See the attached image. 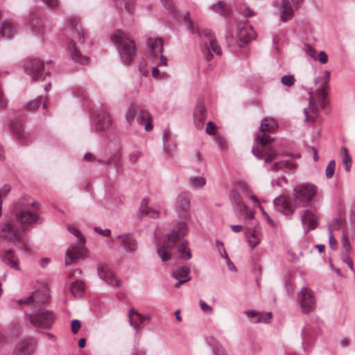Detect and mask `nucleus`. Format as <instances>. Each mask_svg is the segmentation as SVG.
Returning <instances> with one entry per match:
<instances>
[{
	"instance_id": "obj_2",
	"label": "nucleus",
	"mask_w": 355,
	"mask_h": 355,
	"mask_svg": "<svg viewBox=\"0 0 355 355\" xmlns=\"http://www.w3.org/2000/svg\"><path fill=\"white\" fill-rule=\"evenodd\" d=\"M278 128L277 122L272 118H265L261 123V133L257 135L256 139L259 141L261 147L252 149L253 154L259 159H263L265 163H270L275 160L279 153L273 148L266 146L274 141V138L267 133L275 132Z\"/></svg>"
},
{
	"instance_id": "obj_13",
	"label": "nucleus",
	"mask_w": 355,
	"mask_h": 355,
	"mask_svg": "<svg viewBox=\"0 0 355 355\" xmlns=\"http://www.w3.org/2000/svg\"><path fill=\"white\" fill-rule=\"evenodd\" d=\"M304 0H282L280 6L281 10V19L283 21H286L293 17L294 12L298 9L300 4Z\"/></svg>"
},
{
	"instance_id": "obj_36",
	"label": "nucleus",
	"mask_w": 355,
	"mask_h": 355,
	"mask_svg": "<svg viewBox=\"0 0 355 355\" xmlns=\"http://www.w3.org/2000/svg\"><path fill=\"white\" fill-rule=\"evenodd\" d=\"M212 10L222 16H227L230 11L229 6L223 1H218L214 4L212 6Z\"/></svg>"
},
{
	"instance_id": "obj_17",
	"label": "nucleus",
	"mask_w": 355,
	"mask_h": 355,
	"mask_svg": "<svg viewBox=\"0 0 355 355\" xmlns=\"http://www.w3.org/2000/svg\"><path fill=\"white\" fill-rule=\"evenodd\" d=\"M190 197L187 193L180 194L177 198V211L183 219L189 218Z\"/></svg>"
},
{
	"instance_id": "obj_49",
	"label": "nucleus",
	"mask_w": 355,
	"mask_h": 355,
	"mask_svg": "<svg viewBox=\"0 0 355 355\" xmlns=\"http://www.w3.org/2000/svg\"><path fill=\"white\" fill-rule=\"evenodd\" d=\"M136 107L133 105H132L128 110L126 114H125V119L128 123H132L133 121L135 116H136Z\"/></svg>"
},
{
	"instance_id": "obj_21",
	"label": "nucleus",
	"mask_w": 355,
	"mask_h": 355,
	"mask_svg": "<svg viewBox=\"0 0 355 355\" xmlns=\"http://www.w3.org/2000/svg\"><path fill=\"white\" fill-rule=\"evenodd\" d=\"M246 317L252 323H268L272 318V312H245Z\"/></svg>"
},
{
	"instance_id": "obj_9",
	"label": "nucleus",
	"mask_w": 355,
	"mask_h": 355,
	"mask_svg": "<svg viewBox=\"0 0 355 355\" xmlns=\"http://www.w3.org/2000/svg\"><path fill=\"white\" fill-rule=\"evenodd\" d=\"M68 230L78 239V243L71 245L66 251L65 264L71 265L79 259L85 258L87 254V250L85 248V239L82 236L80 231L73 226H69Z\"/></svg>"
},
{
	"instance_id": "obj_41",
	"label": "nucleus",
	"mask_w": 355,
	"mask_h": 355,
	"mask_svg": "<svg viewBox=\"0 0 355 355\" xmlns=\"http://www.w3.org/2000/svg\"><path fill=\"white\" fill-rule=\"evenodd\" d=\"M342 153L343 154V163L345 165V170L349 172L350 171L352 166V157L349 154L348 150L345 147L341 148Z\"/></svg>"
},
{
	"instance_id": "obj_55",
	"label": "nucleus",
	"mask_w": 355,
	"mask_h": 355,
	"mask_svg": "<svg viewBox=\"0 0 355 355\" xmlns=\"http://www.w3.org/2000/svg\"><path fill=\"white\" fill-rule=\"evenodd\" d=\"M49 8L51 9L58 8L59 6L58 0H42Z\"/></svg>"
},
{
	"instance_id": "obj_10",
	"label": "nucleus",
	"mask_w": 355,
	"mask_h": 355,
	"mask_svg": "<svg viewBox=\"0 0 355 355\" xmlns=\"http://www.w3.org/2000/svg\"><path fill=\"white\" fill-rule=\"evenodd\" d=\"M198 34L203 37V44L202 46V52L207 61L212 59V54L210 51L215 53L216 55L221 54L220 47L217 44L214 36L209 30H205L202 33L198 32Z\"/></svg>"
},
{
	"instance_id": "obj_4",
	"label": "nucleus",
	"mask_w": 355,
	"mask_h": 355,
	"mask_svg": "<svg viewBox=\"0 0 355 355\" xmlns=\"http://www.w3.org/2000/svg\"><path fill=\"white\" fill-rule=\"evenodd\" d=\"M39 208L40 204L29 197L21 198L16 203L13 215L19 222L23 230H26L37 221Z\"/></svg>"
},
{
	"instance_id": "obj_20",
	"label": "nucleus",
	"mask_w": 355,
	"mask_h": 355,
	"mask_svg": "<svg viewBox=\"0 0 355 355\" xmlns=\"http://www.w3.org/2000/svg\"><path fill=\"white\" fill-rule=\"evenodd\" d=\"M150 314L148 312H128L130 324L135 329H138L141 325L146 324L150 318Z\"/></svg>"
},
{
	"instance_id": "obj_14",
	"label": "nucleus",
	"mask_w": 355,
	"mask_h": 355,
	"mask_svg": "<svg viewBox=\"0 0 355 355\" xmlns=\"http://www.w3.org/2000/svg\"><path fill=\"white\" fill-rule=\"evenodd\" d=\"M236 37L239 45L242 46L255 37L253 28L248 23L240 24L238 26Z\"/></svg>"
},
{
	"instance_id": "obj_11",
	"label": "nucleus",
	"mask_w": 355,
	"mask_h": 355,
	"mask_svg": "<svg viewBox=\"0 0 355 355\" xmlns=\"http://www.w3.org/2000/svg\"><path fill=\"white\" fill-rule=\"evenodd\" d=\"M26 73L35 81L45 80L49 76V72L46 71L44 63L39 59L29 60L25 67Z\"/></svg>"
},
{
	"instance_id": "obj_53",
	"label": "nucleus",
	"mask_w": 355,
	"mask_h": 355,
	"mask_svg": "<svg viewBox=\"0 0 355 355\" xmlns=\"http://www.w3.org/2000/svg\"><path fill=\"white\" fill-rule=\"evenodd\" d=\"M143 155L142 153L139 150L132 151L129 156L130 161L132 163H136L137 159Z\"/></svg>"
},
{
	"instance_id": "obj_30",
	"label": "nucleus",
	"mask_w": 355,
	"mask_h": 355,
	"mask_svg": "<svg viewBox=\"0 0 355 355\" xmlns=\"http://www.w3.org/2000/svg\"><path fill=\"white\" fill-rule=\"evenodd\" d=\"M138 121L141 124L144 125L146 130L150 131L153 129L151 116L147 111L141 110L139 112Z\"/></svg>"
},
{
	"instance_id": "obj_15",
	"label": "nucleus",
	"mask_w": 355,
	"mask_h": 355,
	"mask_svg": "<svg viewBox=\"0 0 355 355\" xmlns=\"http://www.w3.org/2000/svg\"><path fill=\"white\" fill-rule=\"evenodd\" d=\"M112 124V117L107 110H102L96 114L95 130L96 132L106 131L110 128Z\"/></svg>"
},
{
	"instance_id": "obj_26",
	"label": "nucleus",
	"mask_w": 355,
	"mask_h": 355,
	"mask_svg": "<svg viewBox=\"0 0 355 355\" xmlns=\"http://www.w3.org/2000/svg\"><path fill=\"white\" fill-rule=\"evenodd\" d=\"M207 117L206 108L202 104L196 107L193 113L194 123L197 128H202Z\"/></svg>"
},
{
	"instance_id": "obj_43",
	"label": "nucleus",
	"mask_w": 355,
	"mask_h": 355,
	"mask_svg": "<svg viewBox=\"0 0 355 355\" xmlns=\"http://www.w3.org/2000/svg\"><path fill=\"white\" fill-rule=\"evenodd\" d=\"M343 224V221L341 218L334 219L329 225V234H334V232L340 230Z\"/></svg>"
},
{
	"instance_id": "obj_57",
	"label": "nucleus",
	"mask_w": 355,
	"mask_h": 355,
	"mask_svg": "<svg viewBox=\"0 0 355 355\" xmlns=\"http://www.w3.org/2000/svg\"><path fill=\"white\" fill-rule=\"evenodd\" d=\"M184 21H185V24L187 26V28L189 30V31L191 32V33H193L194 32L193 24V22L191 21V20L189 18V12H187L185 15V16H184Z\"/></svg>"
},
{
	"instance_id": "obj_44",
	"label": "nucleus",
	"mask_w": 355,
	"mask_h": 355,
	"mask_svg": "<svg viewBox=\"0 0 355 355\" xmlns=\"http://www.w3.org/2000/svg\"><path fill=\"white\" fill-rule=\"evenodd\" d=\"M189 182L193 187L200 188L206 184V180L202 176L191 177L189 180Z\"/></svg>"
},
{
	"instance_id": "obj_3",
	"label": "nucleus",
	"mask_w": 355,
	"mask_h": 355,
	"mask_svg": "<svg viewBox=\"0 0 355 355\" xmlns=\"http://www.w3.org/2000/svg\"><path fill=\"white\" fill-rule=\"evenodd\" d=\"M329 77L330 72L326 71L324 76L316 78L315 82L317 84H320V87L315 92H309V107L305 108L304 110L306 116L305 120L306 122L313 123L318 116L317 103H318L322 107H324L328 103L327 94Z\"/></svg>"
},
{
	"instance_id": "obj_37",
	"label": "nucleus",
	"mask_w": 355,
	"mask_h": 355,
	"mask_svg": "<svg viewBox=\"0 0 355 355\" xmlns=\"http://www.w3.org/2000/svg\"><path fill=\"white\" fill-rule=\"evenodd\" d=\"M236 202H238L241 207H240V212L245 214V217L248 218L250 220H252L254 218V212L252 210H250L245 204L244 202L241 200L240 197H237L235 199Z\"/></svg>"
},
{
	"instance_id": "obj_24",
	"label": "nucleus",
	"mask_w": 355,
	"mask_h": 355,
	"mask_svg": "<svg viewBox=\"0 0 355 355\" xmlns=\"http://www.w3.org/2000/svg\"><path fill=\"white\" fill-rule=\"evenodd\" d=\"M121 246L127 252H132L137 250V244L135 239L130 234H123L117 236Z\"/></svg>"
},
{
	"instance_id": "obj_47",
	"label": "nucleus",
	"mask_w": 355,
	"mask_h": 355,
	"mask_svg": "<svg viewBox=\"0 0 355 355\" xmlns=\"http://www.w3.org/2000/svg\"><path fill=\"white\" fill-rule=\"evenodd\" d=\"M42 96L37 97L36 99L30 101L26 107L28 111H34L37 109L41 103Z\"/></svg>"
},
{
	"instance_id": "obj_8",
	"label": "nucleus",
	"mask_w": 355,
	"mask_h": 355,
	"mask_svg": "<svg viewBox=\"0 0 355 355\" xmlns=\"http://www.w3.org/2000/svg\"><path fill=\"white\" fill-rule=\"evenodd\" d=\"M112 41L116 45L123 62L130 64L136 55L134 41L121 30L116 31L111 37Z\"/></svg>"
},
{
	"instance_id": "obj_28",
	"label": "nucleus",
	"mask_w": 355,
	"mask_h": 355,
	"mask_svg": "<svg viewBox=\"0 0 355 355\" xmlns=\"http://www.w3.org/2000/svg\"><path fill=\"white\" fill-rule=\"evenodd\" d=\"M247 241L252 249L257 247L261 242V233L259 228L249 230L246 233Z\"/></svg>"
},
{
	"instance_id": "obj_45",
	"label": "nucleus",
	"mask_w": 355,
	"mask_h": 355,
	"mask_svg": "<svg viewBox=\"0 0 355 355\" xmlns=\"http://www.w3.org/2000/svg\"><path fill=\"white\" fill-rule=\"evenodd\" d=\"M341 243H342V248H343V253H344L345 256L349 255V254L352 251V247H351L349 241L347 239V236L344 232H343V238L341 240Z\"/></svg>"
},
{
	"instance_id": "obj_23",
	"label": "nucleus",
	"mask_w": 355,
	"mask_h": 355,
	"mask_svg": "<svg viewBox=\"0 0 355 355\" xmlns=\"http://www.w3.org/2000/svg\"><path fill=\"white\" fill-rule=\"evenodd\" d=\"M301 220L308 230H313L318 225V218L315 214L310 209H306L302 213Z\"/></svg>"
},
{
	"instance_id": "obj_19",
	"label": "nucleus",
	"mask_w": 355,
	"mask_h": 355,
	"mask_svg": "<svg viewBox=\"0 0 355 355\" xmlns=\"http://www.w3.org/2000/svg\"><path fill=\"white\" fill-rule=\"evenodd\" d=\"M300 304L304 309L311 311L315 309V302L313 292L306 288H302L300 291Z\"/></svg>"
},
{
	"instance_id": "obj_22",
	"label": "nucleus",
	"mask_w": 355,
	"mask_h": 355,
	"mask_svg": "<svg viewBox=\"0 0 355 355\" xmlns=\"http://www.w3.org/2000/svg\"><path fill=\"white\" fill-rule=\"evenodd\" d=\"M3 262L12 269L19 270V261L15 252L12 250L5 251L3 258Z\"/></svg>"
},
{
	"instance_id": "obj_34",
	"label": "nucleus",
	"mask_w": 355,
	"mask_h": 355,
	"mask_svg": "<svg viewBox=\"0 0 355 355\" xmlns=\"http://www.w3.org/2000/svg\"><path fill=\"white\" fill-rule=\"evenodd\" d=\"M70 290L75 297H82L85 292V284L80 280L75 281L72 283Z\"/></svg>"
},
{
	"instance_id": "obj_25",
	"label": "nucleus",
	"mask_w": 355,
	"mask_h": 355,
	"mask_svg": "<svg viewBox=\"0 0 355 355\" xmlns=\"http://www.w3.org/2000/svg\"><path fill=\"white\" fill-rule=\"evenodd\" d=\"M190 270L187 266L179 267L176 270L173 272V277L178 282L175 284V287H179L181 284L187 282L190 280L189 277Z\"/></svg>"
},
{
	"instance_id": "obj_61",
	"label": "nucleus",
	"mask_w": 355,
	"mask_h": 355,
	"mask_svg": "<svg viewBox=\"0 0 355 355\" xmlns=\"http://www.w3.org/2000/svg\"><path fill=\"white\" fill-rule=\"evenodd\" d=\"M329 234V245L330 248L333 250L336 249L337 247V241L334 235V234Z\"/></svg>"
},
{
	"instance_id": "obj_40",
	"label": "nucleus",
	"mask_w": 355,
	"mask_h": 355,
	"mask_svg": "<svg viewBox=\"0 0 355 355\" xmlns=\"http://www.w3.org/2000/svg\"><path fill=\"white\" fill-rule=\"evenodd\" d=\"M294 167V164L289 161H280L274 163L271 166L272 171H277L284 168L291 169Z\"/></svg>"
},
{
	"instance_id": "obj_62",
	"label": "nucleus",
	"mask_w": 355,
	"mask_h": 355,
	"mask_svg": "<svg viewBox=\"0 0 355 355\" xmlns=\"http://www.w3.org/2000/svg\"><path fill=\"white\" fill-rule=\"evenodd\" d=\"M7 106V101L0 87V109H3Z\"/></svg>"
},
{
	"instance_id": "obj_58",
	"label": "nucleus",
	"mask_w": 355,
	"mask_h": 355,
	"mask_svg": "<svg viewBox=\"0 0 355 355\" xmlns=\"http://www.w3.org/2000/svg\"><path fill=\"white\" fill-rule=\"evenodd\" d=\"M317 60H318L322 64H325L328 61V56L324 51H320L317 55Z\"/></svg>"
},
{
	"instance_id": "obj_38",
	"label": "nucleus",
	"mask_w": 355,
	"mask_h": 355,
	"mask_svg": "<svg viewBox=\"0 0 355 355\" xmlns=\"http://www.w3.org/2000/svg\"><path fill=\"white\" fill-rule=\"evenodd\" d=\"M70 26L74 29L73 35V38L77 39L79 42H82L83 41V35L78 22L76 20L73 19L70 21Z\"/></svg>"
},
{
	"instance_id": "obj_56",
	"label": "nucleus",
	"mask_w": 355,
	"mask_h": 355,
	"mask_svg": "<svg viewBox=\"0 0 355 355\" xmlns=\"http://www.w3.org/2000/svg\"><path fill=\"white\" fill-rule=\"evenodd\" d=\"M81 327L80 321L78 320H73L71 322V331L76 334Z\"/></svg>"
},
{
	"instance_id": "obj_42",
	"label": "nucleus",
	"mask_w": 355,
	"mask_h": 355,
	"mask_svg": "<svg viewBox=\"0 0 355 355\" xmlns=\"http://www.w3.org/2000/svg\"><path fill=\"white\" fill-rule=\"evenodd\" d=\"M187 245V242H182L179 245L178 252L182 259H189L191 257V253Z\"/></svg>"
},
{
	"instance_id": "obj_33",
	"label": "nucleus",
	"mask_w": 355,
	"mask_h": 355,
	"mask_svg": "<svg viewBox=\"0 0 355 355\" xmlns=\"http://www.w3.org/2000/svg\"><path fill=\"white\" fill-rule=\"evenodd\" d=\"M10 128L12 134L19 140L24 138L23 125L21 121H15L11 122Z\"/></svg>"
},
{
	"instance_id": "obj_50",
	"label": "nucleus",
	"mask_w": 355,
	"mask_h": 355,
	"mask_svg": "<svg viewBox=\"0 0 355 355\" xmlns=\"http://www.w3.org/2000/svg\"><path fill=\"white\" fill-rule=\"evenodd\" d=\"M215 140L220 150H225L227 148V141L224 137L220 135H216Z\"/></svg>"
},
{
	"instance_id": "obj_29",
	"label": "nucleus",
	"mask_w": 355,
	"mask_h": 355,
	"mask_svg": "<svg viewBox=\"0 0 355 355\" xmlns=\"http://www.w3.org/2000/svg\"><path fill=\"white\" fill-rule=\"evenodd\" d=\"M163 41L161 38H149L148 40V46L150 53L153 56H157L162 53L163 51Z\"/></svg>"
},
{
	"instance_id": "obj_48",
	"label": "nucleus",
	"mask_w": 355,
	"mask_h": 355,
	"mask_svg": "<svg viewBox=\"0 0 355 355\" xmlns=\"http://www.w3.org/2000/svg\"><path fill=\"white\" fill-rule=\"evenodd\" d=\"M250 198L251 200H252L254 202V203L256 205H257L258 207L260 209V210L261 211L262 214L266 216V218L267 220L268 221V223L272 224V221L271 218L269 217L268 214L263 210V208L260 205V201L257 198V197L255 195H251Z\"/></svg>"
},
{
	"instance_id": "obj_46",
	"label": "nucleus",
	"mask_w": 355,
	"mask_h": 355,
	"mask_svg": "<svg viewBox=\"0 0 355 355\" xmlns=\"http://www.w3.org/2000/svg\"><path fill=\"white\" fill-rule=\"evenodd\" d=\"M336 168V162L334 160H331L325 170V175L327 178L329 179L331 178L334 174Z\"/></svg>"
},
{
	"instance_id": "obj_5",
	"label": "nucleus",
	"mask_w": 355,
	"mask_h": 355,
	"mask_svg": "<svg viewBox=\"0 0 355 355\" xmlns=\"http://www.w3.org/2000/svg\"><path fill=\"white\" fill-rule=\"evenodd\" d=\"M51 300L50 290L46 284H42L31 295L15 301L21 308L35 309L41 311Z\"/></svg>"
},
{
	"instance_id": "obj_52",
	"label": "nucleus",
	"mask_w": 355,
	"mask_h": 355,
	"mask_svg": "<svg viewBox=\"0 0 355 355\" xmlns=\"http://www.w3.org/2000/svg\"><path fill=\"white\" fill-rule=\"evenodd\" d=\"M304 51L307 55L313 58L314 60H317V52L310 45L306 44L304 46Z\"/></svg>"
},
{
	"instance_id": "obj_54",
	"label": "nucleus",
	"mask_w": 355,
	"mask_h": 355,
	"mask_svg": "<svg viewBox=\"0 0 355 355\" xmlns=\"http://www.w3.org/2000/svg\"><path fill=\"white\" fill-rule=\"evenodd\" d=\"M124 1V8L128 12L132 13L134 10V1L133 0H123Z\"/></svg>"
},
{
	"instance_id": "obj_12",
	"label": "nucleus",
	"mask_w": 355,
	"mask_h": 355,
	"mask_svg": "<svg viewBox=\"0 0 355 355\" xmlns=\"http://www.w3.org/2000/svg\"><path fill=\"white\" fill-rule=\"evenodd\" d=\"M29 319L34 326L47 329L53 323L54 315L53 312H32Z\"/></svg>"
},
{
	"instance_id": "obj_63",
	"label": "nucleus",
	"mask_w": 355,
	"mask_h": 355,
	"mask_svg": "<svg viewBox=\"0 0 355 355\" xmlns=\"http://www.w3.org/2000/svg\"><path fill=\"white\" fill-rule=\"evenodd\" d=\"M94 230L97 233H98L103 236H109L110 234V230L108 229L103 230L100 229L99 227H95Z\"/></svg>"
},
{
	"instance_id": "obj_35",
	"label": "nucleus",
	"mask_w": 355,
	"mask_h": 355,
	"mask_svg": "<svg viewBox=\"0 0 355 355\" xmlns=\"http://www.w3.org/2000/svg\"><path fill=\"white\" fill-rule=\"evenodd\" d=\"M167 65V58L164 56L163 55H160L159 58V62L157 63V66L155 67L152 69V76L153 78L156 79H161L165 76V74L164 73H161L158 67L164 66L166 67Z\"/></svg>"
},
{
	"instance_id": "obj_64",
	"label": "nucleus",
	"mask_w": 355,
	"mask_h": 355,
	"mask_svg": "<svg viewBox=\"0 0 355 355\" xmlns=\"http://www.w3.org/2000/svg\"><path fill=\"white\" fill-rule=\"evenodd\" d=\"M344 261L347 264L352 271L354 270L352 260L349 257V255L345 256Z\"/></svg>"
},
{
	"instance_id": "obj_32",
	"label": "nucleus",
	"mask_w": 355,
	"mask_h": 355,
	"mask_svg": "<svg viewBox=\"0 0 355 355\" xmlns=\"http://www.w3.org/2000/svg\"><path fill=\"white\" fill-rule=\"evenodd\" d=\"M15 33V27L10 21H5L0 27V34L3 37L10 38Z\"/></svg>"
},
{
	"instance_id": "obj_18",
	"label": "nucleus",
	"mask_w": 355,
	"mask_h": 355,
	"mask_svg": "<svg viewBox=\"0 0 355 355\" xmlns=\"http://www.w3.org/2000/svg\"><path fill=\"white\" fill-rule=\"evenodd\" d=\"M98 273L99 277L112 286H119L120 281L116 279L114 272L110 267L105 263H100L98 266Z\"/></svg>"
},
{
	"instance_id": "obj_7",
	"label": "nucleus",
	"mask_w": 355,
	"mask_h": 355,
	"mask_svg": "<svg viewBox=\"0 0 355 355\" xmlns=\"http://www.w3.org/2000/svg\"><path fill=\"white\" fill-rule=\"evenodd\" d=\"M188 232V227L185 223H178L171 230V231L165 236L164 243L168 246L164 245L158 249V254L163 261H166L171 259V248L173 247L179 241L182 239Z\"/></svg>"
},
{
	"instance_id": "obj_59",
	"label": "nucleus",
	"mask_w": 355,
	"mask_h": 355,
	"mask_svg": "<svg viewBox=\"0 0 355 355\" xmlns=\"http://www.w3.org/2000/svg\"><path fill=\"white\" fill-rule=\"evenodd\" d=\"M216 126L212 122L207 124L206 132L209 135H214L216 133Z\"/></svg>"
},
{
	"instance_id": "obj_39",
	"label": "nucleus",
	"mask_w": 355,
	"mask_h": 355,
	"mask_svg": "<svg viewBox=\"0 0 355 355\" xmlns=\"http://www.w3.org/2000/svg\"><path fill=\"white\" fill-rule=\"evenodd\" d=\"M208 343L209 345L213 348L215 355H227L225 351L223 349V347L214 338H209Z\"/></svg>"
},
{
	"instance_id": "obj_1",
	"label": "nucleus",
	"mask_w": 355,
	"mask_h": 355,
	"mask_svg": "<svg viewBox=\"0 0 355 355\" xmlns=\"http://www.w3.org/2000/svg\"><path fill=\"white\" fill-rule=\"evenodd\" d=\"M318 192L315 185L311 183L298 184L293 191V201L284 196L277 197L274 200L277 209L286 216L293 214L299 206H307L315 198Z\"/></svg>"
},
{
	"instance_id": "obj_51",
	"label": "nucleus",
	"mask_w": 355,
	"mask_h": 355,
	"mask_svg": "<svg viewBox=\"0 0 355 355\" xmlns=\"http://www.w3.org/2000/svg\"><path fill=\"white\" fill-rule=\"evenodd\" d=\"M295 80V78L293 76H284L281 79L282 83L288 87L292 86Z\"/></svg>"
},
{
	"instance_id": "obj_27",
	"label": "nucleus",
	"mask_w": 355,
	"mask_h": 355,
	"mask_svg": "<svg viewBox=\"0 0 355 355\" xmlns=\"http://www.w3.org/2000/svg\"><path fill=\"white\" fill-rule=\"evenodd\" d=\"M68 49L70 53L71 58L80 64H85L88 63L89 58L86 56H83L80 51L77 49L76 43L71 40L68 44Z\"/></svg>"
},
{
	"instance_id": "obj_6",
	"label": "nucleus",
	"mask_w": 355,
	"mask_h": 355,
	"mask_svg": "<svg viewBox=\"0 0 355 355\" xmlns=\"http://www.w3.org/2000/svg\"><path fill=\"white\" fill-rule=\"evenodd\" d=\"M0 239L12 243L23 250L27 252L30 250L21 231L13 220H8L0 223Z\"/></svg>"
},
{
	"instance_id": "obj_31",
	"label": "nucleus",
	"mask_w": 355,
	"mask_h": 355,
	"mask_svg": "<svg viewBox=\"0 0 355 355\" xmlns=\"http://www.w3.org/2000/svg\"><path fill=\"white\" fill-rule=\"evenodd\" d=\"M148 201L147 199H144L141 202L140 211L142 216H149L150 218H156L159 216V212L152 208L148 207Z\"/></svg>"
},
{
	"instance_id": "obj_16",
	"label": "nucleus",
	"mask_w": 355,
	"mask_h": 355,
	"mask_svg": "<svg viewBox=\"0 0 355 355\" xmlns=\"http://www.w3.org/2000/svg\"><path fill=\"white\" fill-rule=\"evenodd\" d=\"M36 349V342L33 338H26L19 342L15 349V355H31Z\"/></svg>"
},
{
	"instance_id": "obj_60",
	"label": "nucleus",
	"mask_w": 355,
	"mask_h": 355,
	"mask_svg": "<svg viewBox=\"0 0 355 355\" xmlns=\"http://www.w3.org/2000/svg\"><path fill=\"white\" fill-rule=\"evenodd\" d=\"M240 10L245 17H252L254 15V12L248 7H241Z\"/></svg>"
}]
</instances>
